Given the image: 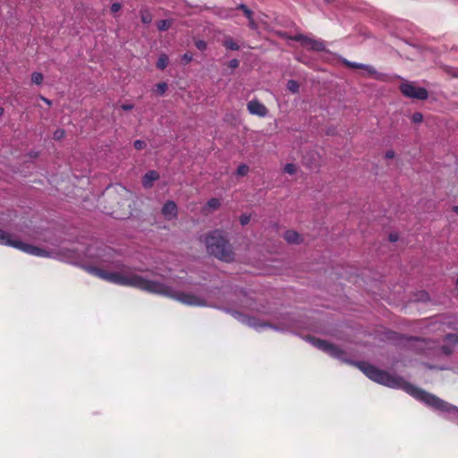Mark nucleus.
Wrapping results in <instances>:
<instances>
[{
  "instance_id": "1",
  "label": "nucleus",
  "mask_w": 458,
  "mask_h": 458,
  "mask_svg": "<svg viewBox=\"0 0 458 458\" xmlns=\"http://www.w3.org/2000/svg\"><path fill=\"white\" fill-rule=\"evenodd\" d=\"M114 249L104 246L97 257L102 263H113L117 271L109 272L94 266H86L84 269L92 276L117 285L134 287L150 293L160 294L190 306L206 305V301L194 294L174 291L172 287L163 283L148 280L135 274L130 267L124 264L114 262Z\"/></svg>"
},
{
  "instance_id": "2",
  "label": "nucleus",
  "mask_w": 458,
  "mask_h": 458,
  "mask_svg": "<svg viewBox=\"0 0 458 458\" xmlns=\"http://www.w3.org/2000/svg\"><path fill=\"white\" fill-rule=\"evenodd\" d=\"M358 368L371 380L392 388H402L416 400L441 411L456 408L437 395L417 387L400 377H395L366 362H358Z\"/></svg>"
},
{
  "instance_id": "3",
  "label": "nucleus",
  "mask_w": 458,
  "mask_h": 458,
  "mask_svg": "<svg viewBox=\"0 0 458 458\" xmlns=\"http://www.w3.org/2000/svg\"><path fill=\"white\" fill-rule=\"evenodd\" d=\"M207 252L216 259L230 262L233 260L234 252L225 233L221 230H214L203 236Z\"/></svg>"
},
{
  "instance_id": "4",
  "label": "nucleus",
  "mask_w": 458,
  "mask_h": 458,
  "mask_svg": "<svg viewBox=\"0 0 458 458\" xmlns=\"http://www.w3.org/2000/svg\"><path fill=\"white\" fill-rule=\"evenodd\" d=\"M401 93L409 98L426 100L428 98V92L425 88L417 87L414 82L404 81L400 84Z\"/></svg>"
},
{
  "instance_id": "5",
  "label": "nucleus",
  "mask_w": 458,
  "mask_h": 458,
  "mask_svg": "<svg viewBox=\"0 0 458 458\" xmlns=\"http://www.w3.org/2000/svg\"><path fill=\"white\" fill-rule=\"evenodd\" d=\"M310 341L315 347L327 353L331 357L342 359L344 355V352L338 346L334 344H330L326 340L312 337Z\"/></svg>"
},
{
  "instance_id": "6",
  "label": "nucleus",
  "mask_w": 458,
  "mask_h": 458,
  "mask_svg": "<svg viewBox=\"0 0 458 458\" xmlns=\"http://www.w3.org/2000/svg\"><path fill=\"white\" fill-rule=\"evenodd\" d=\"M292 40L301 43V45L310 50L322 52L326 50V45L321 40L310 38L302 34H297L291 38Z\"/></svg>"
},
{
  "instance_id": "7",
  "label": "nucleus",
  "mask_w": 458,
  "mask_h": 458,
  "mask_svg": "<svg viewBox=\"0 0 458 458\" xmlns=\"http://www.w3.org/2000/svg\"><path fill=\"white\" fill-rule=\"evenodd\" d=\"M15 248L21 250L28 254L37 256V257H44L47 255V251L41 248L36 247L31 244L24 243L18 240L16 242Z\"/></svg>"
},
{
  "instance_id": "8",
  "label": "nucleus",
  "mask_w": 458,
  "mask_h": 458,
  "mask_svg": "<svg viewBox=\"0 0 458 458\" xmlns=\"http://www.w3.org/2000/svg\"><path fill=\"white\" fill-rule=\"evenodd\" d=\"M161 213L167 221L175 219L178 215V208L176 203L173 200H167L164 204L161 209Z\"/></svg>"
},
{
  "instance_id": "9",
  "label": "nucleus",
  "mask_w": 458,
  "mask_h": 458,
  "mask_svg": "<svg viewBox=\"0 0 458 458\" xmlns=\"http://www.w3.org/2000/svg\"><path fill=\"white\" fill-rule=\"evenodd\" d=\"M247 108L251 114H255L260 117H265L268 110L265 105L258 100H251L247 104Z\"/></svg>"
},
{
  "instance_id": "10",
  "label": "nucleus",
  "mask_w": 458,
  "mask_h": 458,
  "mask_svg": "<svg viewBox=\"0 0 458 458\" xmlns=\"http://www.w3.org/2000/svg\"><path fill=\"white\" fill-rule=\"evenodd\" d=\"M442 351L445 354L449 355L453 352V347L458 344V334H447L444 338Z\"/></svg>"
},
{
  "instance_id": "11",
  "label": "nucleus",
  "mask_w": 458,
  "mask_h": 458,
  "mask_svg": "<svg viewBox=\"0 0 458 458\" xmlns=\"http://www.w3.org/2000/svg\"><path fill=\"white\" fill-rule=\"evenodd\" d=\"M159 179V174L155 171L151 170L145 174V175L142 178V185L146 189H149L153 186V182Z\"/></svg>"
},
{
  "instance_id": "12",
  "label": "nucleus",
  "mask_w": 458,
  "mask_h": 458,
  "mask_svg": "<svg viewBox=\"0 0 458 458\" xmlns=\"http://www.w3.org/2000/svg\"><path fill=\"white\" fill-rule=\"evenodd\" d=\"M236 10H240L243 13L244 16L249 20V26L251 29L256 28V22L253 18V12L244 4H240L236 6Z\"/></svg>"
},
{
  "instance_id": "13",
  "label": "nucleus",
  "mask_w": 458,
  "mask_h": 458,
  "mask_svg": "<svg viewBox=\"0 0 458 458\" xmlns=\"http://www.w3.org/2000/svg\"><path fill=\"white\" fill-rule=\"evenodd\" d=\"M284 240L293 244H297L301 242V235L299 234L296 231L288 230L284 233Z\"/></svg>"
},
{
  "instance_id": "14",
  "label": "nucleus",
  "mask_w": 458,
  "mask_h": 458,
  "mask_svg": "<svg viewBox=\"0 0 458 458\" xmlns=\"http://www.w3.org/2000/svg\"><path fill=\"white\" fill-rule=\"evenodd\" d=\"M344 63L347 67L353 68V69H362V70L367 71L370 74L376 73V70L373 66L366 65L363 64L353 63V62H350L347 60H345Z\"/></svg>"
},
{
  "instance_id": "15",
  "label": "nucleus",
  "mask_w": 458,
  "mask_h": 458,
  "mask_svg": "<svg viewBox=\"0 0 458 458\" xmlns=\"http://www.w3.org/2000/svg\"><path fill=\"white\" fill-rule=\"evenodd\" d=\"M18 240L12 239L10 233L0 229V244L12 246L15 248L16 242Z\"/></svg>"
},
{
  "instance_id": "16",
  "label": "nucleus",
  "mask_w": 458,
  "mask_h": 458,
  "mask_svg": "<svg viewBox=\"0 0 458 458\" xmlns=\"http://www.w3.org/2000/svg\"><path fill=\"white\" fill-rule=\"evenodd\" d=\"M223 46L229 50L235 51L240 49V46L231 37L225 38Z\"/></svg>"
},
{
  "instance_id": "17",
  "label": "nucleus",
  "mask_w": 458,
  "mask_h": 458,
  "mask_svg": "<svg viewBox=\"0 0 458 458\" xmlns=\"http://www.w3.org/2000/svg\"><path fill=\"white\" fill-rule=\"evenodd\" d=\"M221 206V201L217 198H212L208 200L206 206L204 207V210L206 208H209L211 210H216Z\"/></svg>"
},
{
  "instance_id": "18",
  "label": "nucleus",
  "mask_w": 458,
  "mask_h": 458,
  "mask_svg": "<svg viewBox=\"0 0 458 458\" xmlns=\"http://www.w3.org/2000/svg\"><path fill=\"white\" fill-rule=\"evenodd\" d=\"M168 61V56L165 54H161L156 64L157 68L159 70H164L165 68H166Z\"/></svg>"
},
{
  "instance_id": "19",
  "label": "nucleus",
  "mask_w": 458,
  "mask_h": 458,
  "mask_svg": "<svg viewBox=\"0 0 458 458\" xmlns=\"http://www.w3.org/2000/svg\"><path fill=\"white\" fill-rule=\"evenodd\" d=\"M171 26V22L168 20H160L157 22V30L160 31L167 30Z\"/></svg>"
},
{
  "instance_id": "20",
  "label": "nucleus",
  "mask_w": 458,
  "mask_h": 458,
  "mask_svg": "<svg viewBox=\"0 0 458 458\" xmlns=\"http://www.w3.org/2000/svg\"><path fill=\"white\" fill-rule=\"evenodd\" d=\"M287 89L292 93H298L299 92V89H300V85H299V83L296 81L290 80L287 82Z\"/></svg>"
},
{
  "instance_id": "21",
  "label": "nucleus",
  "mask_w": 458,
  "mask_h": 458,
  "mask_svg": "<svg viewBox=\"0 0 458 458\" xmlns=\"http://www.w3.org/2000/svg\"><path fill=\"white\" fill-rule=\"evenodd\" d=\"M44 80L43 74L41 72H34L31 74V82L36 85H40Z\"/></svg>"
},
{
  "instance_id": "22",
  "label": "nucleus",
  "mask_w": 458,
  "mask_h": 458,
  "mask_svg": "<svg viewBox=\"0 0 458 458\" xmlns=\"http://www.w3.org/2000/svg\"><path fill=\"white\" fill-rule=\"evenodd\" d=\"M168 86L165 82H159L156 85V91L158 95H164L167 90Z\"/></svg>"
},
{
  "instance_id": "23",
  "label": "nucleus",
  "mask_w": 458,
  "mask_h": 458,
  "mask_svg": "<svg viewBox=\"0 0 458 458\" xmlns=\"http://www.w3.org/2000/svg\"><path fill=\"white\" fill-rule=\"evenodd\" d=\"M284 171L286 174H294L296 173V171H297V167H296V165L294 164L288 163V164H286L284 165Z\"/></svg>"
},
{
  "instance_id": "24",
  "label": "nucleus",
  "mask_w": 458,
  "mask_h": 458,
  "mask_svg": "<svg viewBox=\"0 0 458 458\" xmlns=\"http://www.w3.org/2000/svg\"><path fill=\"white\" fill-rule=\"evenodd\" d=\"M249 166L245 164L240 165L237 168V174L239 176H245L249 173Z\"/></svg>"
},
{
  "instance_id": "25",
  "label": "nucleus",
  "mask_w": 458,
  "mask_h": 458,
  "mask_svg": "<svg viewBox=\"0 0 458 458\" xmlns=\"http://www.w3.org/2000/svg\"><path fill=\"white\" fill-rule=\"evenodd\" d=\"M152 21V16L148 12H144L141 13V21L145 24L150 23Z\"/></svg>"
},
{
  "instance_id": "26",
  "label": "nucleus",
  "mask_w": 458,
  "mask_h": 458,
  "mask_svg": "<svg viewBox=\"0 0 458 458\" xmlns=\"http://www.w3.org/2000/svg\"><path fill=\"white\" fill-rule=\"evenodd\" d=\"M423 120V115L420 112H415L413 113L412 116H411V121L414 123H421Z\"/></svg>"
},
{
  "instance_id": "27",
  "label": "nucleus",
  "mask_w": 458,
  "mask_h": 458,
  "mask_svg": "<svg viewBox=\"0 0 458 458\" xmlns=\"http://www.w3.org/2000/svg\"><path fill=\"white\" fill-rule=\"evenodd\" d=\"M193 59V55L191 52H186L182 56V61L184 63V64H188L189 63H191Z\"/></svg>"
},
{
  "instance_id": "28",
  "label": "nucleus",
  "mask_w": 458,
  "mask_h": 458,
  "mask_svg": "<svg viewBox=\"0 0 458 458\" xmlns=\"http://www.w3.org/2000/svg\"><path fill=\"white\" fill-rule=\"evenodd\" d=\"M133 146H134L135 149L141 150L144 148H146L147 145H146L145 141H143L141 140H137L134 141Z\"/></svg>"
},
{
  "instance_id": "29",
  "label": "nucleus",
  "mask_w": 458,
  "mask_h": 458,
  "mask_svg": "<svg viewBox=\"0 0 458 458\" xmlns=\"http://www.w3.org/2000/svg\"><path fill=\"white\" fill-rule=\"evenodd\" d=\"M65 135L64 130L58 129L54 132V139L59 140L63 139Z\"/></svg>"
},
{
  "instance_id": "30",
  "label": "nucleus",
  "mask_w": 458,
  "mask_h": 458,
  "mask_svg": "<svg viewBox=\"0 0 458 458\" xmlns=\"http://www.w3.org/2000/svg\"><path fill=\"white\" fill-rule=\"evenodd\" d=\"M195 46H196V47H197L199 50H200V51H204V50L207 48V43H206V41L201 40V39L197 40V41L195 42Z\"/></svg>"
},
{
  "instance_id": "31",
  "label": "nucleus",
  "mask_w": 458,
  "mask_h": 458,
  "mask_svg": "<svg viewBox=\"0 0 458 458\" xmlns=\"http://www.w3.org/2000/svg\"><path fill=\"white\" fill-rule=\"evenodd\" d=\"M250 221V216L243 214L240 216V223L242 225H246Z\"/></svg>"
},
{
  "instance_id": "32",
  "label": "nucleus",
  "mask_w": 458,
  "mask_h": 458,
  "mask_svg": "<svg viewBox=\"0 0 458 458\" xmlns=\"http://www.w3.org/2000/svg\"><path fill=\"white\" fill-rule=\"evenodd\" d=\"M121 7H122L121 4L114 3V4H112L110 10L112 13H116V12L120 11Z\"/></svg>"
},
{
  "instance_id": "33",
  "label": "nucleus",
  "mask_w": 458,
  "mask_h": 458,
  "mask_svg": "<svg viewBox=\"0 0 458 458\" xmlns=\"http://www.w3.org/2000/svg\"><path fill=\"white\" fill-rule=\"evenodd\" d=\"M239 64H240V62L237 59H232L229 62V67L232 69H236L237 67H239Z\"/></svg>"
},
{
  "instance_id": "34",
  "label": "nucleus",
  "mask_w": 458,
  "mask_h": 458,
  "mask_svg": "<svg viewBox=\"0 0 458 458\" xmlns=\"http://www.w3.org/2000/svg\"><path fill=\"white\" fill-rule=\"evenodd\" d=\"M398 234L396 233H392L389 234V241L392 242H395L398 241Z\"/></svg>"
},
{
  "instance_id": "35",
  "label": "nucleus",
  "mask_w": 458,
  "mask_h": 458,
  "mask_svg": "<svg viewBox=\"0 0 458 458\" xmlns=\"http://www.w3.org/2000/svg\"><path fill=\"white\" fill-rule=\"evenodd\" d=\"M394 156H395V153H394V150H392V149H389V150H387V151L386 152V158L392 159V158H394Z\"/></svg>"
},
{
  "instance_id": "36",
  "label": "nucleus",
  "mask_w": 458,
  "mask_h": 458,
  "mask_svg": "<svg viewBox=\"0 0 458 458\" xmlns=\"http://www.w3.org/2000/svg\"><path fill=\"white\" fill-rule=\"evenodd\" d=\"M121 107L124 111H129V110H131L133 108V106L131 105V104H123V105L121 106Z\"/></svg>"
},
{
  "instance_id": "37",
  "label": "nucleus",
  "mask_w": 458,
  "mask_h": 458,
  "mask_svg": "<svg viewBox=\"0 0 458 458\" xmlns=\"http://www.w3.org/2000/svg\"><path fill=\"white\" fill-rule=\"evenodd\" d=\"M39 98H40V99H41V100H43L47 105L51 106V101H50L48 98H45V97H43V96H40Z\"/></svg>"
},
{
  "instance_id": "38",
  "label": "nucleus",
  "mask_w": 458,
  "mask_h": 458,
  "mask_svg": "<svg viewBox=\"0 0 458 458\" xmlns=\"http://www.w3.org/2000/svg\"><path fill=\"white\" fill-rule=\"evenodd\" d=\"M453 209H454V212L458 213V206H454V207L453 208Z\"/></svg>"
},
{
  "instance_id": "39",
  "label": "nucleus",
  "mask_w": 458,
  "mask_h": 458,
  "mask_svg": "<svg viewBox=\"0 0 458 458\" xmlns=\"http://www.w3.org/2000/svg\"><path fill=\"white\" fill-rule=\"evenodd\" d=\"M4 114V108L0 107V117L3 115Z\"/></svg>"
},
{
  "instance_id": "40",
  "label": "nucleus",
  "mask_w": 458,
  "mask_h": 458,
  "mask_svg": "<svg viewBox=\"0 0 458 458\" xmlns=\"http://www.w3.org/2000/svg\"><path fill=\"white\" fill-rule=\"evenodd\" d=\"M423 297L428 298V294L426 293H421Z\"/></svg>"
},
{
  "instance_id": "41",
  "label": "nucleus",
  "mask_w": 458,
  "mask_h": 458,
  "mask_svg": "<svg viewBox=\"0 0 458 458\" xmlns=\"http://www.w3.org/2000/svg\"><path fill=\"white\" fill-rule=\"evenodd\" d=\"M455 285H456V287H458V278L455 281Z\"/></svg>"
}]
</instances>
